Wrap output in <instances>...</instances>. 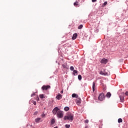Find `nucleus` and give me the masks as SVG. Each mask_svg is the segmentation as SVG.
<instances>
[{
	"mask_svg": "<svg viewBox=\"0 0 128 128\" xmlns=\"http://www.w3.org/2000/svg\"><path fill=\"white\" fill-rule=\"evenodd\" d=\"M78 2H80V0H76V2L74 3V6H78Z\"/></svg>",
	"mask_w": 128,
	"mask_h": 128,
	"instance_id": "obj_14",
	"label": "nucleus"
},
{
	"mask_svg": "<svg viewBox=\"0 0 128 128\" xmlns=\"http://www.w3.org/2000/svg\"><path fill=\"white\" fill-rule=\"evenodd\" d=\"M84 128H88V126H86Z\"/></svg>",
	"mask_w": 128,
	"mask_h": 128,
	"instance_id": "obj_38",
	"label": "nucleus"
},
{
	"mask_svg": "<svg viewBox=\"0 0 128 128\" xmlns=\"http://www.w3.org/2000/svg\"><path fill=\"white\" fill-rule=\"evenodd\" d=\"M106 4H108V2H105L104 4H103V6H106Z\"/></svg>",
	"mask_w": 128,
	"mask_h": 128,
	"instance_id": "obj_31",
	"label": "nucleus"
},
{
	"mask_svg": "<svg viewBox=\"0 0 128 128\" xmlns=\"http://www.w3.org/2000/svg\"><path fill=\"white\" fill-rule=\"evenodd\" d=\"M70 70L72 71V70H74V66H71L70 67Z\"/></svg>",
	"mask_w": 128,
	"mask_h": 128,
	"instance_id": "obj_26",
	"label": "nucleus"
},
{
	"mask_svg": "<svg viewBox=\"0 0 128 128\" xmlns=\"http://www.w3.org/2000/svg\"><path fill=\"white\" fill-rule=\"evenodd\" d=\"M92 2H96V0H92Z\"/></svg>",
	"mask_w": 128,
	"mask_h": 128,
	"instance_id": "obj_33",
	"label": "nucleus"
},
{
	"mask_svg": "<svg viewBox=\"0 0 128 128\" xmlns=\"http://www.w3.org/2000/svg\"><path fill=\"white\" fill-rule=\"evenodd\" d=\"M40 118H36V119H35V122H40Z\"/></svg>",
	"mask_w": 128,
	"mask_h": 128,
	"instance_id": "obj_22",
	"label": "nucleus"
},
{
	"mask_svg": "<svg viewBox=\"0 0 128 128\" xmlns=\"http://www.w3.org/2000/svg\"><path fill=\"white\" fill-rule=\"evenodd\" d=\"M108 62V59H106V58H104L102 59L100 62L101 64H106Z\"/></svg>",
	"mask_w": 128,
	"mask_h": 128,
	"instance_id": "obj_7",
	"label": "nucleus"
},
{
	"mask_svg": "<svg viewBox=\"0 0 128 128\" xmlns=\"http://www.w3.org/2000/svg\"><path fill=\"white\" fill-rule=\"evenodd\" d=\"M60 93H61V94H64V90H62V91L60 92Z\"/></svg>",
	"mask_w": 128,
	"mask_h": 128,
	"instance_id": "obj_37",
	"label": "nucleus"
},
{
	"mask_svg": "<svg viewBox=\"0 0 128 128\" xmlns=\"http://www.w3.org/2000/svg\"><path fill=\"white\" fill-rule=\"evenodd\" d=\"M122 16H124V14H122Z\"/></svg>",
	"mask_w": 128,
	"mask_h": 128,
	"instance_id": "obj_41",
	"label": "nucleus"
},
{
	"mask_svg": "<svg viewBox=\"0 0 128 128\" xmlns=\"http://www.w3.org/2000/svg\"><path fill=\"white\" fill-rule=\"evenodd\" d=\"M74 114L70 112H68L67 114V116H65L64 117V120H71L72 122V120H74Z\"/></svg>",
	"mask_w": 128,
	"mask_h": 128,
	"instance_id": "obj_1",
	"label": "nucleus"
},
{
	"mask_svg": "<svg viewBox=\"0 0 128 128\" xmlns=\"http://www.w3.org/2000/svg\"><path fill=\"white\" fill-rule=\"evenodd\" d=\"M106 96H104V92L100 93L98 96V100L101 102L104 100Z\"/></svg>",
	"mask_w": 128,
	"mask_h": 128,
	"instance_id": "obj_3",
	"label": "nucleus"
},
{
	"mask_svg": "<svg viewBox=\"0 0 128 128\" xmlns=\"http://www.w3.org/2000/svg\"><path fill=\"white\" fill-rule=\"evenodd\" d=\"M78 38V34L75 33L73 34L72 36V40H74Z\"/></svg>",
	"mask_w": 128,
	"mask_h": 128,
	"instance_id": "obj_11",
	"label": "nucleus"
},
{
	"mask_svg": "<svg viewBox=\"0 0 128 128\" xmlns=\"http://www.w3.org/2000/svg\"><path fill=\"white\" fill-rule=\"evenodd\" d=\"M96 128H102V126H99L98 127Z\"/></svg>",
	"mask_w": 128,
	"mask_h": 128,
	"instance_id": "obj_39",
	"label": "nucleus"
},
{
	"mask_svg": "<svg viewBox=\"0 0 128 128\" xmlns=\"http://www.w3.org/2000/svg\"><path fill=\"white\" fill-rule=\"evenodd\" d=\"M125 94L126 96H128V92H126V93H125Z\"/></svg>",
	"mask_w": 128,
	"mask_h": 128,
	"instance_id": "obj_35",
	"label": "nucleus"
},
{
	"mask_svg": "<svg viewBox=\"0 0 128 128\" xmlns=\"http://www.w3.org/2000/svg\"><path fill=\"white\" fill-rule=\"evenodd\" d=\"M94 88H96V83H94V82H93L92 83V91L94 92L95 89Z\"/></svg>",
	"mask_w": 128,
	"mask_h": 128,
	"instance_id": "obj_18",
	"label": "nucleus"
},
{
	"mask_svg": "<svg viewBox=\"0 0 128 128\" xmlns=\"http://www.w3.org/2000/svg\"><path fill=\"white\" fill-rule=\"evenodd\" d=\"M42 90H48L49 88H50V85H44L42 87Z\"/></svg>",
	"mask_w": 128,
	"mask_h": 128,
	"instance_id": "obj_4",
	"label": "nucleus"
},
{
	"mask_svg": "<svg viewBox=\"0 0 128 128\" xmlns=\"http://www.w3.org/2000/svg\"><path fill=\"white\" fill-rule=\"evenodd\" d=\"M36 114H38V111L35 112L34 114V116H36Z\"/></svg>",
	"mask_w": 128,
	"mask_h": 128,
	"instance_id": "obj_32",
	"label": "nucleus"
},
{
	"mask_svg": "<svg viewBox=\"0 0 128 128\" xmlns=\"http://www.w3.org/2000/svg\"><path fill=\"white\" fill-rule=\"evenodd\" d=\"M64 110H65V112H68V110H70V107H68V106L64 107Z\"/></svg>",
	"mask_w": 128,
	"mask_h": 128,
	"instance_id": "obj_17",
	"label": "nucleus"
},
{
	"mask_svg": "<svg viewBox=\"0 0 128 128\" xmlns=\"http://www.w3.org/2000/svg\"><path fill=\"white\" fill-rule=\"evenodd\" d=\"M46 116V114H42V116Z\"/></svg>",
	"mask_w": 128,
	"mask_h": 128,
	"instance_id": "obj_40",
	"label": "nucleus"
},
{
	"mask_svg": "<svg viewBox=\"0 0 128 128\" xmlns=\"http://www.w3.org/2000/svg\"><path fill=\"white\" fill-rule=\"evenodd\" d=\"M56 116L58 118H64V112L60 110L56 114Z\"/></svg>",
	"mask_w": 128,
	"mask_h": 128,
	"instance_id": "obj_2",
	"label": "nucleus"
},
{
	"mask_svg": "<svg viewBox=\"0 0 128 128\" xmlns=\"http://www.w3.org/2000/svg\"><path fill=\"white\" fill-rule=\"evenodd\" d=\"M84 26H82V24H80L78 26V30H82V27Z\"/></svg>",
	"mask_w": 128,
	"mask_h": 128,
	"instance_id": "obj_24",
	"label": "nucleus"
},
{
	"mask_svg": "<svg viewBox=\"0 0 128 128\" xmlns=\"http://www.w3.org/2000/svg\"><path fill=\"white\" fill-rule=\"evenodd\" d=\"M72 74H74V76H78V70H74Z\"/></svg>",
	"mask_w": 128,
	"mask_h": 128,
	"instance_id": "obj_16",
	"label": "nucleus"
},
{
	"mask_svg": "<svg viewBox=\"0 0 128 128\" xmlns=\"http://www.w3.org/2000/svg\"><path fill=\"white\" fill-rule=\"evenodd\" d=\"M119 98H120V100L122 102L124 100V98L122 96H120Z\"/></svg>",
	"mask_w": 128,
	"mask_h": 128,
	"instance_id": "obj_15",
	"label": "nucleus"
},
{
	"mask_svg": "<svg viewBox=\"0 0 128 128\" xmlns=\"http://www.w3.org/2000/svg\"><path fill=\"white\" fill-rule=\"evenodd\" d=\"M39 96H40V98H44V94H40Z\"/></svg>",
	"mask_w": 128,
	"mask_h": 128,
	"instance_id": "obj_21",
	"label": "nucleus"
},
{
	"mask_svg": "<svg viewBox=\"0 0 128 128\" xmlns=\"http://www.w3.org/2000/svg\"><path fill=\"white\" fill-rule=\"evenodd\" d=\"M107 72L108 70H104V71H100V74L102 76H108V73Z\"/></svg>",
	"mask_w": 128,
	"mask_h": 128,
	"instance_id": "obj_5",
	"label": "nucleus"
},
{
	"mask_svg": "<svg viewBox=\"0 0 128 128\" xmlns=\"http://www.w3.org/2000/svg\"><path fill=\"white\" fill-rule=\"evenodd\" d=\"M84 123H85V124H88V120H85Z\"/></svg>",
	"mask_w": 128,
	"mask_h": 128,
	"instance_id": "obj_30",
	"label": "nucleus"
},
{
	"mask_svg": "<svg viewBox=\"0 0 128 128\" xmlns=\"http://www.w3.org/2000/svg\"><path fill=\"white\" fill-rule=\"evenodd\" d=\"M56 100H62V96L60 94H58L56 96Z\"/></svg>",
	"mask_w": 128,
	"mask_h": 128,
	"instance_id": "obj_9",
	"label": "nucleus"
},
{
	"mask_svg": "<svg viewBox=\"0 0 128 128\" xmlns=\"http://www.w3.org/2000/svg\"><path fill=\"white\" fill-rule=\"evenodd\" d=\"M72 98H78V95L76 94H72Z\"/></svg>",
	"mask_w": 128,
	"mask_h": 128,
	"instance_id": "obj_13",
	"label": "nucleus"
},
{
	"mask_svg": "<svg viewBox=\"0 0 128 128\" xmlns=\"http://www.w3.org/2000/svg\"><path fill=\"white\" fill-rule=\"evenodd\" d=\"M94 32H98V29L97 28H96L94 29Z\"/></svg>",
	"mask_w": 128,
	"mask_h": 128,
	"instance_id": "obj_28",
	"label": "nucleus"
},
{
	"mask_svg": "<svg viewBox=\"0 0 128 128\" xmlns=\"http://www.w3.org/2000/svg\"><path fill=\"white\" fill-rule=\"evenodd\" d=\"M65 127H66V128H70V124H66L65 125Z\"/></svg>",
	"mask_w": 128,
	"mask_h": 128,
	"instance_id": "obj_25",
	"label": "nucleus"
},
{
	"mask_svg": "<svg viewBox=\"0 0 128 128\" xmlns=\"http://www.w3.org/2000/svg\"><path fill=\"white\" fill-rule=\"evenodd\" d=\"M32 104H34V106H36V102L33 100L32 101Z\"/></svg>",
	"mask_w": 128,
	"mask_h": 128,
	"instance_id": "obj_27",
	"label": "nucleus"
},
{
	"mask_svg": "<svg viewBox=\"0 0 128 128\" xmlns=\"http://www.w3.org/2000/svg\"><path fill=\"white\" fill-rule=\"evenodd\" d=\"M37 100H40V98H38V96H37Z\"/></svg>",
	"mask_w": 128,
	"mask_h": 128,
	"instance_id": "obj_36",
	"label": "nucleus"
},
{
	"mask_svg": "<svg viewBox=\"0 0 128 128\" xmlns=\"http://www.w3.org/2000/svg\"><path fill=\"white\" fill-rule=\"evenodd\" d=\"M55 122H56V121H55L54 119L52 118L51 120V124H54Z\"/></svg>",
	"mask_w": 128,
	"mask_h": 128,
	"instance_id": "obj_20",
	"label": "nucleus"
},
{
	"mask_svg": "<svg viewBox=\"0 0 128 128\" xmlns=\"http://www.w3.org/2000/svg\"><path fill=\"white\" fill-rule=\"evenodd\" d=\"M105 96L108 98H110V96H112V93H110V92H108Z\"/></svg>",
	"mask_w": 128,
	"mask_h": 128,
	"instance_id": "obj_10",
	"label": "nucleus"
},
{
	"mask_svg": "<svg viewBox=\"0 0 128 128\" xmlns=\"http://www.w3.org/2000/svg\"><path fill=\"white\" fill-rule=\"evenodd\" d=\"M106 88H103V92H106Z\"/></svg>",
	"mask_w": 128,
	"mask_h": 128,
	"instance_id": "obj_34",
	"label": "nucleus"
},
{
	"mask_svg": "<svg viewBox=\"0 0 128 128\" xmlns=\"http://www.w3.org/2000/svg\"><path fill=\"white\" fill-rule=\"evenodd\" d=\"M34 96H36V93L34 92L33 94H31V98H32Z\"/></svg>",
	"mask_w": 128,
	"mask_h": 128,
	"instance_id": "obj_29",
	"label": "nucleus"
},
{
	"mask_svg": "<svg viewBox=\"0 0 128 128\" xmlns=\"http://www.w3.org/2000/svg\"><path fill=\"white\" fill-rule=\"evenodd\" d=\"M76 104H82V99L80 98H78L76 100Z\"/></svg>",
	"mask_w": 128,
	"mask_h": 128,
	"instance_id": "obj_8",
	"label": "nucleus"
},
{
	"mask_svg": "<svg viewBox=\"0 0 128 128\" xmlns=\"http://www.w3.org/2000/svg\"><path fill=\"white\" fill-rule=\"evenodd\" d=\"M62 68H66V70H68V64H62Z\"/></svg>",
	"mask_w": 128,
	"mask_h": 128,
	"instance_id": "obj_12",
	"label": "nucleus"
},
{
	"mask_svg": "<svg viewBox=\"0 0 128 128\" xmlns=\"http://www.w3.org/2000/svg\"><path fill=\"white\" fill-rule=\"evenodd\" d=\"M118 124H120V122H122V118H119L118 119Z\"/></svg>",
	"mask_w": 128,
	"mask_h": 128,
	"instance_id": "obj_23",
	"label": "nucleus"
},
{
	"mask_svg": "<svg viewBox=\"0 0 128 128\" xmlns=\"http://www.w3.org/2000/svg\"><path fill=\"white\" fill-rule=\"evenodd\" d=\"M82 75H80V74L78 75V80H82Z\"/></svg>",
	"mask_w": 128,
	"mask_h": 128,
	"instance_id": "obj_19",
	"label": "nucleus"
},
{
	"mask_svg": "<svg viewBox=\"0 0 128 128\" xmlns=\"http://www.w3.org/2000/svg\"><path fill=\"white\" fill-rule=\"evenodd\" d=\"M58 110H60V108H58V107L56 106L53 109L52 112L53 114L56 115V114H58Z\"/></svg>",
	"mask_w": 128,
	"mask_h": 128,
	"instance_id": "obj_6",
	"label": "nucleus"
}]
</instances>
